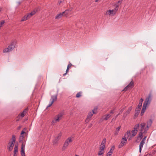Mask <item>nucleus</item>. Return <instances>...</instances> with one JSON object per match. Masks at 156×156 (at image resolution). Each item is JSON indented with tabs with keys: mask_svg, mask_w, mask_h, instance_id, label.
<instances>
[{
	"mask_svg": "<svg viewBox=\"0 0 156 156\" xmlns=\"http://www.w3.org/2000/svg\"><path fill=\"white\" fill-rule=\"evenodd\" d=\"M152 121L150 119L149 121L147 122V125L146 127L145 128V130L144 131V133H146L147 131L148 130L149 128L150 127L152 124Z\"/></svg>",
	"mask_w": 156,
	"mask_h": 156,
	"instance_id": "nucleus-12",
	"label": "nucleus"
},
{
	"mask_svg": "<svg viewBox=\"0 0 156 156\" xmlns=\"http://www.w3.org/2000/svg\"><path fill=\"white\" fill-rule=\"evenodd\" d=\"M22 127L21 126H19L18 127H17V130H19Z\"/></svg>",
	"mask_w": 156,
	"mask_h": 156,
	"instance_id": "nucleus-44",
	"label": "nucleus"
},
{
	"mask_svg": "<svg viewBox=\"0 0 156 156\" xmlns=\"http://www.w3.org/2000/svg\"><path fill=\"white\" fill-rule=\"evenodd\" d=\"M143 101V99L142 98H141L139 101V104H140L142 105V102Z\"/></svg>",
	"mask_w": 156,
	"mask_h": 156,
	"instance_id": "nucleus-40",
	"label": "nucleus"
},
{
	"mask_svg": "<svg viewBox=\"0 0 156 156\" xmlns=\"http://www.w3.org/2000/svg\"><path fill=\"white\" fill-rule=\"evenodd\" d=\"M35 13L36 12L35 11H33L30 13H28L26 15L22 18L21 21H24L27 20L34 15Z\"/></svg>",
	"mask_w": 156,
	"mask_h": 156,
	"instance_id": "nucleus-9",
	"label": "nucleus"
},
{
	"mask_svg": "<svg viewBox=\"0 0 156 156\" xmlns=\"http://www.w3.org/2000/svg\"><path fill=\"white\" fill-rule=\"evenodd\" d=\"M73 140L71 137H69L65 141L63 145L62 148V151H64L66 150L69 144L73 141Z\"/></svg>",
	"mask_w": 156,
	"mask_h": 156,
	"instance_id": "nucleus-5",
	"label": "nucleus"
},
{
	"mask_svg": "<svg viewBox=\"0 0 156 156\" xmlns=\"http://www.w3.org/2000/svg\"><path fill=\"white\" fill-rule=\"evenodd\" d=\"M127 140V138H126L125 136H123L122 138V140L121 143L122 144H124V145H125L126 144V141Z\"/></svg>",
	"mask_w": 156,
	"mask_h": 156,
	"instance_id": "nucleus-22",
	"label": "nucleus"
},
{
	"mask_svg": "<svg viewBox=\"0 0 156 156\" xmlns=\"http://www.w3.org/2000/svg\"><path fill=\"white\" fill-rule=\"evenodd\" d=\"M64 0H59L58 2V4L59 5H60L62 3H63Z\"/></svg>",
	"mask_w": 156,
	"mask_h": 156,
	"instance_id": "nucleus-36",
	"label": "nucleus"
},
{
	"mask_svg": "<svg viewBox=\"0 0 156 156\" xmlns=\"http://www.w3.org/2000/svg\"><path fill=\"white\" fill-rule=\"evenodd\" d=\"M134 82L133 80L128 84V85L126 86L124 89L123 91H126L129 88H132L134 87Z\"/></svg>",
	"mask_w": 156,
	"mask_h": 156,
	"instance_id": "nucleus-13",
	"label": "nucleus"
},
{
	"mask_svg": "<svg viewBox=\"0 0 156 156\" xmlns=\"http://www.w3.org/2000/svg\"><path fill=\"white\" fill-rule=\"evenodd\" d=\"M105 148H104L100 147L99 149V151L98 152V155H101L103 154Z\"/></svg>",
	"mask_w": 156,
	"mask_h": 156,
	"instance_id": "nucleus-21",
	"label": "nucleus"
},
{
	"mask_svg": "<svg viewBox=\"0 0 156 156\" xmlns=\"http://www.w3.org/2000/svg\"><path fill=\"white\" fill-rule=\"evenodd\" d=\"M139 126V124H137L135 125L134 127V129L133 130L131 133H132L131 137L129 138V140L131 139L132 137H134L135 136L137 133L138 131V129Z\"/></svg>",
	"mask_w": 156,
	"mask_h": 156,
	"instance_id": "nucleus-6",
	"label": "nucleus"
},
{
	"mask_svg": "<svg viewBox=\"0 0 156 156\" xmlns=\"http://www.w3.org/2000/svg\"><path fill=\"white\" fill-rule=\"evenodd\" d=\"M58 141V140H57V139L55 138L53 140L52 143H53V144H57Z\"/></svg>",
	"mask_w": 156,
	"mask_h": 156,
	"instance_id": "nucleus-34",
	"label": "nucleus"
},
{
	"mask_svg": "<svg viewBox=\"0 0 156 156\" xmlns=\"http://www.w3.org/2000/svg\"><path fill=\"white\" fill-rule=\"evenodd\" d=\"M145 125L146 123L144 122L141 123L140 125H139V127L138 129H139V130L140 131H144L145 130Z\"/></svg>",
	"mask_w": 156,
	"mask_h": 156,
	"instance_id": "nucleus-14",
	"label": "nucleus"
},
{
	"mask_svg": "<svg viewBox=\"0 0 156 156\" xmlns=\"http://www.w3.org/2000/svg\"><path fill=\"white\" fill-rule=\"evenodd\" d=\"M126 108V106H124L123 107V108L120 111L119 113H120V114H121L122 112Z\"/></svg>",
	"mask_w": 156,
	"mask_h": 156,
	"instance_id": "nucleus-37",
	"label": "nucleus"
},
{
	"mask_svg": "<svg viewBox=\"0 0 156 156\" xmlns=\"http://www.w3.org/2000/svg\"><path fill=\"white\" fill-rule=\"evenodd\" d=\"M115 146H113L110 149V151L107 154V156H110V155H111L112 154V152H113Z\"/></svg>",
	"mask_w": 156,
	"mask_h": 156,
	"instance_id": "nucleus-18",
	"label": "nucleus"
},
{
	"mask_svg": "<svg viewBox=\"0 0 156 156\" xmlns=\"http://www.w3.org/2000/svg\"><path fill=\"white\" fill-rule=\"evenodd\" d=\"M63 16V15L62 13H60L56 15V16L55 17V19H59Z\"/></svg>",
	"mask_w": 156,
	"mask_h": 156,
	"instance_id": "nucleus-25",
	"label": "nucleus"
},
{
	"mask_svg": "<svg viewBox=\"0 0 156 156\" xmlns=\"http://www.w3.org/2000/svg\"><path fill=\"white\" fill-rule=\"evenodd\" d=\"M120 114V113H119L117 115H116V116H115V118H116Z\"/></svg>",
	"mask_w": 156,
	"mask_h": 156,
	"instance_id": "nucleus-48",
	"label": "nucleus"
},
{
	"mask_svg": "<svg viewBox=\"0 0 156 156\" xmlns=\"http://www.w3.org/2000/svg\"><path fill=\"white\" fill-rule=\"evenodd\" d=\"M75 156H79L78 155H76Z\"/></svg>",
	"mask_w": 156,
	"mask_h": 156,
	"instance_id": "nucleus-51",
	"label": "nucleus"
},
{
	"mask_svg": "<svg viewBox=\"0 0 156 156\" xmlns=\"http://www.w3.org/2000/svg\"><path fill=\"white\" fill-rule=\"evenodd\" d=\"M140 110H137V108H136L135 110V114L134 115V117H137L138 116Z\"/></svg>",
	"mask_w": 156,
	"mask_h": 156,
	"instance_id": "nucleus-27",
	"label": "nucleus"
},
{
	"mask_svg": "<svg viewBox=\"0 0 156 156\" xmlns=\"http://www.w3.org/2000/svg\"><path fill=\"white\" fill-rule=\"evenodd\" d=\"M71 11L69 9L66 10L65 11L63 12L62 13L63 16L66 17H67L69 15L71 14Z\"/></svg>",
	"mask_w": 156,
	"mask_h": 156,
	"instance_id": "nucleus-15",
	"label": "nucleus"
},
{
	"mask_svg": "<svg viewBox=\"0 0 156 156\" xmlns=\"http://www.w3.org/2000/svg\"><path fill=\"white\" fill-rule=\"evenodd\" d=\"M145 142H144V141H143L141 140V142L140 143V144L139 146H140V147H143V145H144V144H145Z\"/></svg>",
	"mask_w": 156,
	"mask_h": 156,
	"instance_id": "nucleus-35",
	"label": "nucleus"
},
{
	"mask_svg": "<svg viewBox=\"0 0 156 156\" xmlns=\"http://www.w3.org/2000/svg\"><path fill=\"white\" fill-rule=\"evenodd\" d=\"M15 45L14 42H12L7 48H5L3 51V53L9 52L11 51L14 48Z\"/></svg>",
	"mask_w": 156,
	"mask_h": 156,
	"instance_id": "nucleus-8",
	"label": "nucleus"
},
{
	"mask_svg": "<svg viewBox=\"0 0 156 156\" xmlns=\"http://www.w3.org/2000/svg\"><path fill=\"white\" fill-rule=\"evenodd\" d=\"M57 95H52L51 96V98L50 100V103L47 106V108H48V107L51 106L53 103L54 102L57 100Z\"/></svg>",
	"mask_w": 156,
	"mask_h": 156,
	"instance_id": "nucleus-11",
	"label": "nucleus"
},
{
	"mask_svg": "<svg viewBox=\"0 0 156 156\" xmlns=\"http://www.w3.org/2000/svg\"><path fill=\"white\" fill-rule=\"evenodd\" d=\"M82 93V92L81 91H80L76 95V97L77 98H79L81 97V96Z\"/></svg>",
	"mask_w": 156,
	"mask_h": 156,
	"instance_id": "nucleus-32",
	"label": "nucleus"
},
{
	"mask_svg": "<svg viewBox=\"0 0 156 156\" xmlns=\"http://www.w3.org/2000/svg\"><path fill=\"white\" fill-rule=\"evenodd\" d=\"M121 128V126H119L118 128H116V130L114 133V135H117L118 134L120 129Z\"/></svg>",
	"mask_w": 156,
	"mask_h": 156,
	"instance_id": "nucleus-26",
	"label": "nucleus"
},
{
	"mask_svg": "<svg viewBox=\"0 0 156 156\" xmlns=\"http://www.w3.org/2000/svg\"><path fill=\"white\" fill-rule=\"evenodd\" d=\"M95 2H98L100 0H94Z\"/></svg>",
	"mask_w": 156,
	"mask_h": 156,
	"instance_id": "nucleus-49",
	"label": "nucleus"
},
{
	"mask_svg": "<svg viewBox=\"0 0 156 156\" xmlns=\"http://www.w3.org/2000/svg\"><path fill=\"white\" fill-rule=\"evenodd\" d=\"M98 108L95 107L92 110V112H90L88 113L87 118L85 120V122L86 123H88L91 120V118L94 114H96L97 112Z\"/></svg>",
	"mask_w": 156,
	"mask_h": 156,
	"instance_id": "nucleus-2",
	"label": "nucleus"
},
{
	"mask_svg": "<svg viewBox=\"0 0 156 156\" xmlns=\"http://www.w3.org/2000/svg\"><path fill=\"white\" fill-rule=\"evenodd\" d=\"M122 2V0H119L114 5L115 7L118 6V10L119 9V6L121 4Z\"/></svg>",
	"mask_w": 156,
	"mask_h": 156,
	"instance_id": "nucleus-24",
	"label": "nucleus"
},
{
	"mask_svg": "<svg viewBox=\"0 0 156 156\" xmlns=\"http://www.w3.org/2000/svg\"><path fill=\"white\" fill-rule=\"evenodd\" d=\"M142 105V104H139L138 106V108H137V110H140V109L141 108Z\"/></svg>",
	"mask_w": 156,
	"mask_h": 156,
	"instance_id": "nucleus-38",
	"label": "nucleus"
},
{
	"mask_svg": "<svg viewBox=\"0 0 156 156\" xmlns=\"http://www.w3.org/2000/svg\"><path fill=\"white\" fill-rule=\"evenodd\" d=\"M112 115L109 113L106 114V116L104 118V120H107Z\"/></svg>",
	"mask_w": 156,
	"mask_h": 156,
	"instance_id": "nucleus-28",
	"label": "nucleus"
},
{
	"mask_svg": "<svg viewBox=\"0 0 156 156\" xmlns=\"http://www.w3.org/2000/svg\"><path fill=\"white\" fill-rule=\"evenodd\" d=\"M2 9L1 8H0V12L2 10Z\"/></svg>",
	"mask_w": 156,
	"mask_h": 156,
	"instance_id": "nucleus-50",
	"label": "nucleus"
},
{
	"mask_svg": "<svg viewBox=\"0 0 156 156\" xmlns=\"http://www.w3.org/2000/svg\"><path fill=\"white\" fill-rule=\"evenodd\" d=\"M72 66H73V65L71 63H70L68 65L67 69L66 71V73L63 74V76H65L67 74V73L68 72L69 68L71 67Z\"/></svg>",
	"mask_w": 156,
	"mask_h": 156,
	"instance_id": "nucleus-19",
	"label": "nucleus"
},
{
	"mask_svg": "<svg viewBox=\"0 0 156 156\" xmlns=\"http://www.w3.org/2000/svg\"><path fill=\"white\" fill-rule=\"evenodd\" d=\"M152 99V95L150 93L148 96L145 99V101L144 102L142 108L140 113L141 116L143 115L148 105H149L151 103Z\"/></svg>",
	"mask_w": 156,
	"mask_h": 156,
	"instance_id": "nucleus-1",
	"label": "nucleus"
},
{
	"mask_svg": "<svg viewBox=\"0 0 156 156\" xmlns=\"http://www.w3.org/2000/svg\"><path fill=\"white\" fill-rule=\"evenodd\" d=\"M144 133V131H140L139 134V136L140 137V139H142L143 136V133Z\"/></svg>",
	"mask_w": 156,
	"mask_h": 156,
	"instance_id": "nucleus-29",
	"label": "nucleus"
},
{
	"mask_svg": "<svg viewBox=\"0 0 156 156\" xmlns=\"http://www.w3.org/2000/svg\"><path fill=\"white\" fill-rule=\"evenodd\" d=\"M130 133V131H128L126 132V133L125 134L124 136H125L126 138L127 137V138L129 136Z\"/></svg>",
	"mask_w": 156,
	"mask_h": 156,
	"instance_id": "nucleus-30",
	"label": "nucleus"
},
{
	"mask_svg": "<svg viewBox=\"0 0 156 156\" xmlns=\"http://www.w3.org/2000/svg\"><path fill=\"white\" fill-rule=\"evenodd\" d=\"M57 122V121H56L55 119L54 118L51 122V124L52 125H54Z\"/></svg>",
	"mask_w": 156,
	"mask_h": 156,
	"instance_id": "nucleus-33",
	"label": "nucleus"
},
{
	"mask_svg": "<svg viewBox=\"0 0 156 156\" xmlns=\"http://www.w3.org/2000/svg\"><path fill=\"white\" fill-rule=\"evenodd\" d=\"M25 145H24L23 143H22L21 146V154L22 156H25L24 151Z\"/></svg>",
	"mask_w": 156,
	"mask_h": 156,
	"instance_id": "nucleus-17",
	"label": "nucleus"
},
{
	"mask_svg": "<svg viewBox=\"0 0 156 156\" xmlns=\"http://www.w3.org/2000/svg\"><path fill=\"white\" fill-rule=\"evenodd\" d=\"M18 147L17 145H15L14 151V156H16V153L18 152Z\"/></svg>",
	"mask_w": 156,
	"mask_h": 156,
	"instance_id": "nucleus-23",
	"label": "nucleus"
},
{
	"mask_svg": "<svg viewBox=\"0 0 156 156\" xmlns=\"http://www.w3.org/2000/svg\"><path fill=\"white\" fill-rule=\"evenodd\" d=\"M62 135V133H59L58 135L57 136L55 137V138L57 140H59L60 139Z\"/></svg>",
	"mask_w": 156,
	"mask_h": 156,
	"instance_id": "nucleus-31",
	"label": "nucleus"
},
{
	"mask_svg": "<svg viewBox=\"0 0 156 156\" xmlns=\"http://www.w3.org/2000/svg\"><path fill=\"white\" fill-rule=\"evenodd\" d=\"M132 108V106L130 107L123 114V117L125 118L130 113Z\"/></svg>",
	"mask_w": 156,
	"mask_h": 156,
	"instance_id": "nucleus-16",
	"label": "nucleus"
},
{
	"mask_svg": "<svg viewBox=\"0 0 156 156\" xmlns=\"http://www.w3.org/2000/svg\"><path fill=\"white\" fill-rule=\"evenodd\" d=\"M64 115V112L62 111L60 112L58 114L56 115L54 117V118L55 119V120L57 121L58 122L60 121V120L62 119V117Z\"/></svg>",
	"mask_w": 156,
	"mask_h": 156,
	"instance_id": "nucleus-10",
	"label": "nucleus"
},
{
	"mask_svg": "<svg viewBox=\"0 0 156 156\" xmlns=\"http://www.w3.org/2000/svg\"><path fill=\"white\" fill-rule=\"evenodd\" d=\"M146 138L147 136H145L144 137L143 139L142 140L143 141L145 142Z\"/></svg>",
	"mask_w": 156,
	"mask_h": 156,
	"instance_id": "nucleus-43",
	"label": "nucleus"
},
{
	"mask_svg": "<svg viewBox=\"0 0 156 156\" xmlns=\"http://www.w3.org/2000/svg\"><path fill=\"white\" fill-rule=\"evenodd\" d=\"M118 6L115 7L113 9L107 10L105 13V15L109 16H115L116 13L118 11Z\"/></svg>",
	"mask_w": 156,
	"mask_h": 156,
	"instance_id": "nucleus-4",
	"label": "nucleus"
},
{
	"mask_svg": "<svg viewBox=\"0 0 156 156\" xmlns=\"http://www.w3.org/2000/svg\"><path fill=\"white\" fill-rule=\"evenodd\" d=\"M28 111L27 108H26L20 114H19L16 119V121L17 122L21 120L24 117L27 113Z\"/></svg>",
	"mask_w": 156,
	"mask_h": 156,
	"instance_id": "nucleus-7",
	"label": "nucleus"
},
{
	"mask_svg": "<svg viewBox=\"0 0 156 156\" xmlns=\"http://www.w3.org/2000/svg\"><path fill=\"white\" fill-rule=\"evenodd\" d=\"M124 145V144H122L121 143H120L119 145V148H121L122 146H123Z\"/></svg>",
	"mask_w": 156,
	"mask_h": 156,
	"instance_id": "nucleus-42",
	"label": "nucleus"
},
{
	"mask_svg": "<svg viewBox=\"0 0 156 156\" xmlns=\"http://www.w3.org/2000/svg\"><path fill=\"white\" fill-rule=\"evenodd\" d=\"M142 147H140V146H139V151H140V152H141V149H142Z\"/></svg>",
	"mask_w": 156,
	"mask_h": 156,
	"instance_id": "nucleus-45",
	"label": "nucleus"
},
{
	"mask_svg": "<svg viewBox=\"0 0 156 156\" xmlns=\"http://www.w3.org/2000/svg\"><path fill=\"white\" fill-rule=\"evenodd\" d=\"M106 142V139L104 138L102 140L101 145V147L105 148V145Z\"/></svg>",
	"mask_w": 156,
	"mask_h": 156,
	"instance_id": "nucleus-20",
	"label": "nucleus"
},
{
	"mask_svg": "<svg viewBox=\"0 0 156 156\" xmlns=\"http://www.w3.org/2000/svg\"><path fill=\"white\" fill-rule=\"evenodd\" d=\"M92 126V124H90V125H89V126H88V127L89 128H90Z\"/></svg>",
	"mask_w": 156,
	"mask_h": 156,
	"instance_id": "nucleus-46",
	"label": "nucleus"
},
{
	"mask_svg": "<svg viewBox=\"0 0 156 156\" xmlns=\"http://www.w3.org/2000/svg\"><path fill=\"white\" fill-rule=\"evenodd\" d=\"M16 141L15 137L14 135H12V138L10 139L9 142L8 143V147L9 151H11L13 149L14 144Z\"/></svg>",
	"mask_w": 156,
	"mask_h": 156,
	"instance_id": "nucleus-3",
	"label": "nucleus"
},
{
	"mask_svg": "<svg viewBox=\"0 0 156 156\" xmlns=\"http://www.w3.org/2000/svg\"><path fill=\"white\" fill-rule=\"evenodd\" d=\"M114 110H115V109H113L111 110V111H110V113H109V114H110L112 115V114H113L114 113Z\"/></svg>",
	"mask_w": 156,
	"mask_h": 156,
	"instance_id": "nucleus-41",
	"label": "nucleus"
},
{
	"mask_svg": "<svg viewBox=\"0 0 156 156\" xmlns=\"http://www.w3.org/2000/svg\"><path fill=\"white\" fill-rule=\"evenodd\" d=\"M24 133H25V132L23 131V130H22V131H21V135L22 134H24Z\"/></svg>",
	"mask_w": 156,
	"mask_h": 156,
	"instance_id": "nucleus-47",
	"label": "nucleus"
},
{
	"mask_svg": "<svg viewBox=\"0 0 156 156\" xmlns=\"http://www.w3.org/2000/svg\"><path fill=\"white\" fill-rule=\"evenodd\" d=\"M156 151H152L150 153L151 155H153L155 154V153H156Z\"/></svg>",
	"mask_w": 156,
	"mask_h": 156,
	"instance_id": "nucleus-39",
	"label": "nucleus"
}]
</instances>
